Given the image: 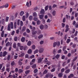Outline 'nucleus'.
I'll list each match as a JSON object with an SVG mask.
<instances>
[{
  "label": "nucleus",
  "instance_id": "1",
  "mask_svg": "<svg viewBox=\"0 0 78 78\" xmlns=\"http://www.w3.org/2000/svg\"><path fill=\"white\" fill-rule=\"evenodd\" d=\"M44 57L42 58H39L38 59L37 62L38 63H41L42 61V59H43Z\"/></svg>",
  "mask_w": 78,
  "mask_h": 78
},
{
  "label": "nucleus",
  "instance_id": "2",
  "mask_svg": "<svg viewBox=\"0 0 78 78\" xmlns=\"http://www.w3.org/2000/svg\"><path fill=\"white\" fill-rule=\"evenodd\" d=\"M12 45V43H10L9 42H8L6 43L5 45L6 47H8V46H11Z\"/></svg>",
  "mask_w": 78,
  "mask_h": 78
},
{
  "label": "nucleus",
  "instance_id": "3",
  "mask_svg": "<svg viewBox=\"0 0 78 78\" xmlns=\"http://www.w3.org/2000/svg\"><path fill=\"white\" fill-rule=\"evenodd\" d=\"M44 49L43 48H40L39 50V53H43L44 52Z\"/></svg>",
  "mask_w": 78,
  "mask_h": 78
},
{
  "label": "nucleus",
  "instance_id": "4",
  "mask_svg": "<svg viewBox=\"0 0 78 78\" xmlns=\"http://www.w3.org/2000/svg\"><path fill=\"white\" fill-rule=\"evenodd\" d=\"M10 25H11V29H13L14 28V24H13V23L11 22L10 23Z\"/></svg>",
  "mask_w": 78,
  "mask_h": 78
},
{
  "label": "nucleus",
  "instance_id": "5",
  "mask_svg": "<svg viewBox=\"0 0 78 78\" xmlns=\"http://www.w3.org/2000/svg\"><path fill=\"white\" fill-rule=\"evenodd\" d=\"M37 33V31H33V30H32V34H36Z\"/></svg>",
  "mask_w": 78,
  "mask_h": 78
},
{
  "label": "nucleus",
  "instance_id": "6",
  "mask_svg": "<svg viewBox=\"0 0 78 78\" xmlns=\"http://www.w3.org/2000/svg\"><path fill=\"white\" fill-rule=\"evenodd\" d=\"M44 17V15H41L39 16V18L41 19H43Z\"/></svg>",
  "mask_w": 78,
  "mask_h": 78
},
{
  "label": "nucleus",
  "instance_id": "7",
  "mask_svg": "<svg viewBox=\"0 0 78 78\" xmlns=\"http://www.w3.org/2000/svg\"><path fill=\"white\" fill-rule=\"evenodd\" d=\"M27 28H26V27L25 26H23V27L22 28V31H25L26 30V29Z\"/></svg>",
  "mask_w": 78,
  "mask_h": 78
},
{
  "label": "nucleus",
  "instance_id": "8",
  "mask_svg": "<svg viewBox=\"0 0 78 78\" xmlns=\"http://www.w3.org/2000/svg\"><path fill=\"white\" fill-rule=\"evenodd\" d=\"M40 29H41V30H43V29H44V26L41 24L40 26Z\"/></svg>",
  "mask_w": 78,
  "mask_h": 78
},
{
  "label": "nucleus",
  "instance_id": "9",
  "mask_svg": "<svg viewBox=\"0 0 78 78\" xmlns=\"http://www.w3.org/2000/svg\"><path fill=\"white\" fill-rule=\"evenodd\" d=\"M32 53V50L31 49H29L27 51V53L28 54H31Z\"/></svg>",
  "mask_w": 78,
  "mask_h": 78
},
{
  "label": "nucleus",
  "instance_id": "10",
  "mask_svg": "<svg viewBox=\"0 0 78 78\" xmlns=\"http://www.w3.org/2000/svg\"><path fill=\"white\" fill-rule=\"evenodd\" d=\"M62 75H63V74L62 73H60L58 74V76L60 77H62Z\"/></svg>",
  "mask_w": 78,
  "mask_h": 78
},
{
  "label": "nucleus",
  "instance_id": "11",
  "mask_svg": "<svg viewBox=\"0 0 78 78\" xmlns=\"http://www.w3.org/2000/svg\"><path fill=\"white\" fill-rule=\"evenodd\" d=\"M25 38L24 37H22L21 40V42H23L25 41Z\"/></svg>",
  "mask_w": 78,
  "mask_h": 78
},
{
  "label": "nucleus",
  "instance_id": "12",
  "mask_svg": "<svg viewBox=\"0 0 78 78\" xmlns=\"http://www.w3.org/2000/svg\"><path fill=\"white\" fill-rule=\"evenodd\" d=\"M31 45V41H29L27 42V45H28V46H30Z\"/></svg>",
  "mask_w": 78,
  "mask_h": 78
},
{
  "label": "nucleus",
  "instance_id": "13",
  "mask_svg": "<svg viewBox=\"0 0 78 78\" xmlns=\"http://www.w3.org/2000/svg\"><path fill=\"white\" fill-rule=\"evenodd\" d=\"M25 55V53L23 52L20 55H19V56L20 57H23V56Z\"/></svg>",
  "mask_w": 78,
  "mask_h": 78
},
{
  "label": "nucleus",
  "instance_id": "14",
  "mask_svg": "<svg viewBox=\"0 0 78 78\" xmlns=\"http://www.w3.org/2000/svg\"><path fill=\"white\" fill-rule=\"evenodd\" d=\"M8 31H11V27H10V24H9L8 25Z\"/></svg>",
  "mask_w": 78,
  "mask_h": 78
},
{
  "label": "nucleus",
  "instance_id": "15",
  "mask_svg": "<svg viewBox=\"0 0 78 78\" xmlns=\"http://www.w3.org/2000/svg\"><path fill=\"white\" fill-rule=\"evenodd\" d=\"M6 54H7V52L6 51H5L3 53V57H5L6 55Z\"/></svg>",
  "mask_w": 78,
  "mask_h": 78
},
{
  "label": "nucleus",
  "instance_id": "16",
  "mask_svg": "<svg viewBox=\"0 0 78 78\" xmlns=\"http://www.w3.org/2000/svg\"><path fill=\"white\" fill-rule=\"evenodd\" d=\"M45 11H44V9H42L41 10L40 12L41 14H44Z\"/></svg>",
  "mask_w": 78,
  "mask_h": 78
},
{
  "label": "nucleus",
  "instance_id": "17",
  "mask_svg": "<svg viewBox=\"0 0 78 78\" xmlns=\"http://www.w3.org/2000/svg\"><path fill=\"white\" fill-rule=\"evenodd\" d=\"M33 16L34 17H37V13L36 12H34L33 13Z\"/></svg>",
  "mask_w": 78,
  "mask_h": 78
},
{
  "label": "nucleus",
  "instance_id": "18",
  "mask_svg": "<svg viewBox=\"0 0 78 78\" xmlns=\"http://www.w3.org/2000/svg\"><path fill=\"white\" fill-rule=\"evenodd\" d=\"M56 45L58 46V47H59V45H60V42L58 41L56 42Z\"/></svg>",
  "mask_w": 78,
  "mask_h": 78
},
{
  "label": "nucleus",
  "instance_id": "19",
  "mask_svg": "<svg viewBox=\"0 0 78 78\" xmlns=\"http://www.w3.org/2000/svg\"><path fill=\"white\" fill-rule=\"evenodd\" d=\"M24 14V12L23 11H21L20 12V15L21 16H22Z\"/></svg>",
  "mask_w": 78,
  "mask_h": 78
},
{
  "label": "nucleus",
  "instance_id": "20",
  "mask_svg": "<svg viewBox=\"0 0 78 78\" xmlns=\"http://www.w3.org/2000/svg\"><path fill=\"white\" fill-rule=\"evenodd\" d=\"M42 37H43V35L42 34H41L38 37V39H41Z\"/></svg>",
  "mask_w": 78,
  "mask_h": 78
},
{
  "label": "nucleus",
  "instance_id": "21",
  "mask_svg": "<svg viewBox=\"0 0 78 78\" xmlns=\"http://www.w3.org/2000/svg\"><path fill=\"white\" fill-rule=\"evenodd\" d=\"M41 21H40V20H38L37 22V25H39L41 23Z\"/></svg>",
  "mask_w": 78,
  "mask_h": 78
},
{
  "label": "nucleus",
  "instance_id": "22",
  "mask_svg": "<svg viewBox=\"0 0 78 78\" xmlns=\"http://www.w3.org/2000/svg\"><path fill=\"white\" fill-rule=\"evenodd\" d=\"M30 70H27L25 71V73L27 75V74H28V73H30Z\"/></svg>",
  "mask_w": 78,
  "mask_h": 78
},
{
  "label": "nucleus",
  "instance_id": "23",
  "mask_svg": "<svg viewBox=\"0 0 78 78\" xmlns=\"http://www.w3.org/2000/svg\"><path fill=\"white\" fill-rule=\"evenodd\" d=\"M52 15L54 16H55V15H56V11H54L52 13Z\"/></svg>",
  "mask_w": 78,
  "mask_h": 78
},
{
  "label": "nucleus",
  "instance_id": "24",
  "mask_svg": "<svg viewBox=\"0 0 78 78\" xmlns=\"http://www.w3.org/2000/svg\"><path fill=\"white\" fill-rule=\"evenodd\" d=\"M33 16H30L29 19L30 20H32L33 19Z\"/></svg>",
  "mask_w": 78,
  "mask_h": 78
},
{
  "label": "nucleus",
  "instance_id": "25",
  "mask_svg": "<svg viewBox=\"0 0 78 78\" xmlns=\"http://www.w3.org/2000/svg\"><path fill=\"white\" fill-rule=\"evenodd\" d=\"M32 67L33 69H35V68L36 67V64H34L33 66H32Z\"/></svg>",
  "mask_w": 78,
  "mask_h": 78
},
{
  "label": "nucleus",
  "instance_id": "26",
  "mask_svg": "<svg viewBox=\"0 0 78 78\" xmlns=\"http://www.w3.org/2000/svg\"><path fill=\"white\" fill-rule=\"evenodd\" d=\"M70 42V39H67L66 41V43L67 44H69V42Z\"/></svg>",
  "mask_w": 78,
  "mask_h": 78
},
{
  "label": "nucleus",
  "instance_id": "27",
  "mask_svg": "<svg viewBox=\"0 0 78 78\" xmlns=\"http://www.w3.org/2000/svg\"><path fill=\"white\" fill-rule=\"evenodd\" d=\"M14 27L15 28H16L17 27V23L15 22L14 23Z\"/></svg>",
  "mask_w": 78,
  "mask_h": 78
},
{
  "label": "nucleus",
  "instance_id": "28",
  "mask_svg": "<svg viewBox=\"0 0 78 78\" xmlns=\"http://www.w3.org/2000/svg\"><path fill=\"white\" fill-rule=\"evenodd\" d=\"M39 50L38 49H36L34 52V54H36V53H38V51Z\"/></svg>",
  "mask_w": 78,
  "mask_h": 78
},
{
  "label": "nucleus",
  "instance_id": "29",
  "mask_svg": "<svg viewBox=\"0 0 78 78\" xmlns=\"http://www.w3.org/2000/svg\"><path fill=\"white\" fill-rule=\"evenodd\" d=\"M56 46V42H54L53 43V47H55Z\"/></svg>",
  "mask_w": 78,
  "mask_h": 78
},
{
  "label": "nucleus",
  "instance_id": "30",
  "mask_svg": "<svg viewBox=\"0 0 78 78\" xmlns=\"http://www.w3.org/2000/svg\"><path fill=\"white\" fill-rule=\"evenodd\" d=\"M23 72V70H22L21 69H19L18 70V72L20 73H21L22 72Z\"/></svg>",
  "mask_w": 78,
  "mask_h": 78
},
{
  "label": "nucleus",
  "instance_id": "31",
  "mask_svg": "<svg viewBox=\"0 0 78 78\" xmlns=\"http://www.w3.org/2000/svg\"><path fill=\"white\" fill-rule=\"evenodd\" d=\"M24 46H21L20 47V49L21 50H22L23 49Z\"/></svg>",
  "mask_w": 78,
  "mask_h": 78
},
{
  "label": "nucleus",
  "instance_id": "32",
  "mask_svg": "<svg viewBox=\"0 0 78 78\" xmlns=\"http://www.w3.org/2000/svg\"><path fill=\"white\" fill-rule=\"evenodd\" d=\"M1 35V37H4V31H2Z\"/></svg>",
  "mask_w": 78,
  "mask_h": 78
},
{
  "label": "nucleus",
  "instance_id": "33",
  "mask_svg": "<svg viewBox=\"0 0 78 78\" xmlns=\"http://www.w3.org/2000/svg\"><path fill=\"white\" fill-rule=\"evenodd\" d=\"M23 21H25V16H23L22 17Z\"/></svg>",
  "mask_w": 78,
  "mask_h": 78
},
{
  "label": "nucleus",
  "instance_id": "34",
  "mask_svg": "<svg viewBox=\"0 0 78 78\" xmlns=\"http://www.w3.org/2000/svg\"><path fill=\"white\" fill-rule=\"evenodd\" d=\"M26 32L27 33H30V30L29 29H27L26 30Z\"/></svg>",
  "mask_w": 78,
  "mask_h": 78
},
{
  "label": "nucleus",
  "instance_id": "35",
  "mask_svg": "<svg viewBox=\"0 0 78 78\" xmlns=\"http://www.w3.org/2000/svg\"><path fill=\"white\" fill-rule=\"evenodd\" d=\"M69 72H70V69H69L65 71L66 73H69Z\"/></svg>",
  "mask_w": 78,
  "mask_h": 78
},
{
  "label": "nucleus",
  "instance_id": "36",
  "mask_svg": "<svg viewBox=\"0 0 78 78\" xmlns=\"http://www.w3.org/2000/svg\"><path fill=\"white\" fill-rule=\"evenodd\" d=\"M14 64H15V62L14 61H12V62L11 63V65L12 66H14Z\"/></svg>",
  "mask_w": 78,
  "mask_h": 78
},
{
  "label": "nucleus",
  "instance_id": "37",
  "mask_svg": "<svg viewBox=\"0 0 78 78\" xmlns=\"http://www.w3.org/2000/svg\"><path fill=\"white\" fill-rule=\"evenodd\" d=\"M59 56H60V55L57 54L55 58L56 59H58L59 58Z\"/></svg>",
  "mask_w": 78,
  "mask_h": 78
},
{
  "label": "nucleus",
  "instance_id": "38",
  "mask_svg": "<svg viewBox=\"0 0 78 78\" xmlns=\"http://www.w3.org/2000/svg\"><path fill=\"white\" fill-rule=\"evenodd\" d=\"M20 20H18L17 22V24L18 25H20Z\"/></svg>",
  "mask_w": 78,
  "mask_h": 78
},
{
  "label": "nucleus",
  "instance_id": "39",
  "mask_svg": "<svg viewBox=\"0 0 78 78\" xmlns=\"http://www.w3.org/2000/svg\"><path fill=\"white\" fill-rule=\"evenodd\" d=\"M66 17L67 19H70V16H68V15H66Z\"/></svg>",
  "mask_w": 78,
  "mask_h": 78
},
{
  "label": "nucleus",
  "instance_id": "40",
  "mask_svg": "<svg viewBox=\"0 0 78 78\" xmlns=\"http://www.w3.org/2000/svg\"><path fill=\"white\" fill-rule=\"evenodd\" d=\"M13 48H16V43H13Z\"/></svg>",
  "mask_w": 78,
  "mask_h": 78
},
{
  "label": "nucleus",
  "instance_id": "41",
  "mask_svg": "<svg viewBox=\"0 0 78 78\" xmlns=\"http://www.w3.org/2000/svg\"><path fill=\"white\" fill-rule=\"evenodd\" d=\"M36 47V46L34 45H33L32 47V48L33 50H34L35 49V48Z\"/></svg>",
  "mask_w": 78,
  "mask_h": 78
},
{
  "label": "nucleus",
  "instance_id": "42",
  "mask_svg": "<svg viewBox=\"0 0 78 78\" xmlns=\"http://www.w3.org/2000/svg\"><path fill=\"white\" fill-rule=\"evenodd\" d=\"M38 71V70L37 69H35L34 70V73H37V72Z\"/></svg>",
  "mask_w": 78,
  "mask_h": 78
},
{
  "label": "nucleus",
  "instance_id": "43",
  "mask_svg": "<svg viewBox=\"0 0 78 78\" xmlns=\"http://www.w3.org/2000/svg\"><path fill=\"white\" fill-rule=\"evenodd\" d=\"M44 41H40V45H42V44H44Z\"/></svg>",
  "mask_w": 78,
  "mask_h": 78
},
{
  "label": "nucleus",
  "instance_id": "44",
  "mask_svg": "<svg viewBox=\"0 0 78 78\" xmlns=\"http://www.w3.org/2000/svg\"><path fill=\"white\" fill-rule=\"evenodd\" d=\"M34 20L35 21H37V20H38V19L37 18L35 17L34 18Z\"/></svg>",
  "mask_w": 78,
  "mask_h": 78
},
{
  "label": "nucleus",
  "instance_id": "45",
  "mask_svg": "<svg viewBox=\"0 0 78 78\" xmlns=\"http://www.w3.org/2000/svg\"><path fill=\"white\" fill-rule=\"evenodd\" d=\"M23 50H27V46H26L24 47Z\"/></svg>",
  "mask_w": 78,
  "mask_h": 78
},
{
  "label": "nucleus",
  "instance_id": "46",
  "mask_svg": "<svg viewBox=\"0 0 78 78\" xmlns=\"http://www.w3.org/2000/svg\"><path fill=\"white\" fill-rule=\"evenodd\" d=\"M55 68H53L51 70V72H55Z\"/></svg>",
  "mask_w": 78,
  "mask_h": 78
},
{
  "label": "nucleus",
  "instance_id": "47",
  "mask_svg": "<svg viewBox=\"0 0 78 78\" xmlns=\"http://www.w3.org/2000/svg\"><path fill=\"white\" fill-rule=\"evenodd\" d=\"M62 51V50L61 49H59L58 51V53H61Z\"/></svg>",
  "mask_w": 78,
  "mask_h": 78
},
{
  "label": "nucleus",
  "instance_id": "48",
  "mask_svg": "<svg viewBox=\"0 0 78 78\" xmlns=\"http://www.w3.org/2000/svg\"><path fill=\"white\" fill-rule=\"evenodd\" d=\"M8 6H9V5H8V4H6L5 5V8H8Z\"/></svg>",
  "mask_w": 78,
  "mask_h": 78
},
{
  "label": "nucleus",
  "instance_id": "49",
  "mask_svg": "<svg viewBox=\"0 0 78 78\" xmlns=\"http://www.w3.org/2000/svg\"><path fill=\"white\" fill-rule=\"evenodd\" d=\"M26 5L27 6V7H30V5L29 4V3L28 2H27L26 3Z\"/></svg>",
  "mask_w": 78,
  "mask_h": 78
},
{
  "label": "nucleus",
  "instance_id": "50",
  "mask_svg": "<svg viewBox=\"0 0 78 78\" xmlns=\"http://www.w3.org/2000/svg\"><path fill=\"white\" fill-rule=\"evenodd\" d=\"M17 45L18 47H20L22 46L21 45V44H20V43H17Z\"/></svg>",
  "mask_w": 78,
  "mask_h": 78
},
{
  "label": "nucleus",
  "instance_id": "51",
  "mask_svg": "<svg viewBox=\"0 0 78 78\" xmlns=\"http://www.w3.org/2000/svg\"><path fill=\"white\" fill-rule=\"evenodd\" d=\"M74 27H75L76 28H78V24H76L75 25H74Z\"/></svg>",
  "mask_w": 78,
  "mask_h": 78
},
{
  "label": "nucleus",
  "instance_id": "52",
  "mask_svg": "<svg viewBox=\"0 0 78 78\" xmlns=\"http://www.w3.org/2000/svg\"><path fill=\"white\" fill-rule=\"evenodd\" d=\"M14 40L15 41H17V37H15L14 38Z\"/></svg>",
  "mask_w": 78,
  "mask_h": 78
},
{
  "label": "nucleus",
  "instance_id": "53",
  "mask_svg": "<svg viewBox=\"0 0 78 78\" xmlns=\"http://www.w3.org/2000/svg\"><path fill=\"white\" fill-rule=\"evenodd\" d=\"M20 25L21 26H23V22L22 21H20Z\"/></svg>",
  "mask_w": 78,
  "mask_h": 78
},
{
  "label": "nucleus",
  "instance_id": "54",
  "mask_svg": "<svg viewBox=\"0 0 78 78\" xmlns=\"http://www.w3.org/2000/svg\"><path fill=\"white\" fill-rule=\"evenodd\" d=\"M47 73V70H44V72H43V74H46V73Z\"/></svg>",
  "mask_w": 78,
  "mask_h": 78
},
{
  "label": "nucleus",
  "instance_id": "55",
  "mask_svg": "<svg viewBox=\"0 0 78 78\" xmlns=\"http://www.w3.org/2000/svg\"><path fill=\"white\" fill-rule=\"evenodd\" d=\"M9 20V17H7L5 19V22H8Z\"/></svg>",
  "mask_w": 78,
  "mask_h": 78
},
{
  "label": "nucleus",
  "instance_id": "56",
  "mask_svg": "<svg viewBox=\"0 0 78 78\" xmlns=\"http://www.w3.org/2000/svg\"><path fill=\"white\" fill-rule=\"evenodd\" d=\"M64 70H65L64 68H62L61 70V72H62V73L64 72Z\"/></svg>",
  "mask_w": 78,
  "mask_h": 78
},
{
  "label": "nucleus",
  "instance_id": "57",
  "mask_svg": "<svg viewBox=\"0 0 78 78\" xmlns=\"http://www.w3.org/2000/svg\"><path fill=\"white\" fill-rule=\"evenodd\" d=\"M10 57H11V55H9L7 57V60H9L10 59Z\"/></svg>",
  "mask_w": 78,
  "mask_h": 78
},
{
  "label": "nucleus",
  "instance_id": "58",
  "mask_svg": "<svg viewBox=\"0 0 78 78\" xmlns=\"http://www.w3.org/2000/svg\"><path fill=\"white\" fill-rule=\"evenodd\" d=\"M78 33V31H76L75 32V34H74L75 36H76V35H77V34Z\"/></svg>",
  "mask_w": 78,
  "mask_h": 78
},
{
  "label": "nucleus",
  "instance_id": "59",
  "mask_svg": "<svg viewBox=\"0 0 78 78\" xmlns=\"http://www.w3.org/2000/svg\"><path fill=\"white\" fill-rule=\"evenodd\" d=\"M18 64H19V65H20V66H21V65L22 64V62H21L18 61Z\"/></svg>",
  "mask_w": 78,
  "mask_h": 78
},
{
  "label": "nucleus",
  "instance_id": "60",
  "mask_svg": "<svg viewBox=\"0 0 78 78\" xmlns=\"http://www.w3.org/2000/svg\"><path fill=\"white\" fill-rule=\"evenodd\" d=\"M48 5L46 6L45 7V11H47V10H48Z\"/></svg>",
  "mask_w": 78,
  "mask_h": 78
},
{
  "label": "nucleus",
  "instance_id": "61",
  "mask_svg": "<svg viewBox=\"0 0 78 78\" xmlns=\"http://www.w3.org/2000/svg\"><path fill=\"white\" fill-rule=\"evenodd\" d=\"M73 10V9L72 8H70V9H69V12L70 13H71V12H72V11Z\"/></svg>",
  "mask_w": 78,
  "mask_h": 78
},
{
  "label": "nucleus",
  "instance_id": "62",
  "mask_svg": "<svg viewBox=\"0 0 78 78\" xmlns=\"http://www.w3.org/2000/svg\"><path fill=\"white\" fill-rule=\"evenodd\" d=\"M77 59V57H76L73 60V61H76V59Z\"/></svg>",
  "mask_w": 78,
  "mask_h": 78
},
{
  "label": "nucleus",
  "instance_id": "63",
  "mask_svg": "<svg viewBox=\"0 0 78 78\" xmlns=\"http://www.w3.org/2000/svg\"><path fill=\"white\" fill-rule=\"evenodd\" d=\"M65 26V24L64 23H62V27L63 28H64V27Z\"/></svg>",
  "mask_w": 78,
  "mask_h": 78
},
{
  "label": "nucleus",
  "instance_id": "64",
  "mask_svg": "<svg viewBox=\"0 0 78 78\" xmlns=\"http://www.w3.org/2000/svg\"><path fill=\"white\" fill-rule=\"evenodd\" d=\"M66 46L64 47L63 48V51H64V50H66Z\"/></svg>",
  "mask_w": 78,
  "mask_h": 78
}]
</instances>
